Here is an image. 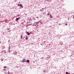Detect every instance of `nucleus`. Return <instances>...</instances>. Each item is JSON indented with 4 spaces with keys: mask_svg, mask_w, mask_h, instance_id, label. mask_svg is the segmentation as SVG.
I'll use <instances>...</instances> for the list:
<instances>
[{
    "mask_svg": "<svg viewBox=\"0 0 74 74\" xmlns=\"http://www.w3.org/2000/svg\"><path fill=\"white\" fill-rule=\"evenodd\" d=\"M10 31H9V32H10Z\"/></svg>",
    "mask_w": 74,
    "mask_h": 74,
    "instance_id": "nucleus-30",
    "label": "nucleus"
},
{
    "mask_svg": "<svg viewBox=\"0 0 74 74\" xmlns=\"http://www.w3.org/2000/svg\"><path fill=\"white\" fill-rule=\"evenodd\" d=\"M19 18H16V21H18L19 20Z\"/></svg>",
    "mask_w": 74,
    "mask_h": 74,
    "instance_id": "nucleus-3",
    "label": "nucleus"
},
{
    "mask_svg": "<svg viewBox=\"0 0 74 74\" xmlns=\"http://www.w3.org/2000/svg\"><path fill=\"white\" fill-rule=\"evenodd\" d=\"M26 38H26V40H27V39H28V38L27 37V36H26Z\"/></svg>",
    "mask_w": 74,
    "mask_h": 74,
    "instance_id": "nucleus-6",
    "label": "nucleus"
},
{
    "mask_svg": "<svg viewBox=\"0 0 74 74\" xmlns=\"http://www.w3.org/2000/svg\"><path fill=\"white\" fill-rule=\"evenodd\" d=\"M66 25H67V24H66Z\"/></svg>",
    "mask_w": 74,
    "mask_h": 74,
    "instance_id": "nucleus-24",
    "label": "nucleus"
},
{
    "mask_svg": "<svg viewBox=\"0 0 74 74\" xmlns=\"http://www.w3.org/2000/svg\"><path fill=\"white\" fill-rule=\"evenodd\" d=\"M26 62H27V63H29V62H30V61L29 60H27Z\"/></svg>",
    "mask_w": 74,
    "mask_h": 74,
    "instance_id": "nucleus-4",
    "label": "nucleus"
},
{
    "mask_svg": "<svg viewBox=\"0 0 74 74\" xmlns=\"http://www.w3.org/2000/svg\"><path fill=\"white\" fill-rule=\"evenodd\" d=\"M1 61H3V60H1Z\"/></svg>",
    "mask_w": 74,
    "mask_h": 74,
    "instance_id": "nucleus-19",
    "label": "nucleus"
},
{
    "mask_svg": "<svg viewBox=\"0 0 74 74\" xmlns=\"http://www.w3.org/2000/svg\"><path fill=\"white\" fill-rule=\"evenodd\" d=\"M23 39H24V38H23Z\"/></svg>",
    "mask_w": 74,
    "mask_h": 74,
    "instance_id": "nucleus-22",
    "label": "nucleus"
},
{
    "mask_svg": "<svg viewBox=\"0 0 74 74\" xmlns=\"http://www.w3.org/2000/svg\"><path fill=\"white\" fill-rule=\"evenodd\" d=\"M1 43V41H0V44Z\"/></svg>",
    "mask_w": 74,
    "mask_h": 74,
    "instance_id": "nucleus-25",
    "label": "nucleus"
},
{
    "mask_svg": "<svg viewBox=\"0 0 74 74\" xmlns=\"http://www.w3.org/2000/svg\"><path fill=\"white\" fill-rule=\"evenodd\" d=\"M36 18H37V19H38V16L36 17Z\"/></svg>",
    "mask_w": 74,
    "mask_h": 74,
    "instance_id": "nucleus-17",
    "label": "nucleus"
},
{
    "mask_svg": "<svg viewBox=\"0 0 74 74\" xmlns=\"http://www.w3.org/2000/svg\"><path fill=\"white\" fill-rule=\"evenodd\" d=\"M9 51H10V50H9Z\"/></svg>",
    "mask_w": 74,
    "mask_h": 74,
    "instance_id": "nucleus-31",
    "label": "nucleus"
},
{
    "mask_svg": "<svg viewBox=\"0 0 74 74\" xmlns=\"http://www.w3.org/2000/svg\"><path fill=\"white\" fill-rule=\"evenodd\" d=\"M8 74H10V73H9V71H8Z\"/></svg>",
    "mask_w": 74,
    "mask_h": 74,
    "instance_id": "nucleus-9",
    "label": "nucleus"
},
{
    "mask_svg": "<svg viewBox=\"0 0 74 74\" xmlns=\"http://www.w3.org/2000/svg\"><path fill=\"white\" fill-rule=\"evenodd\" d=\"M8 30H10V28L8 29Z\"/></svg>",
    "mask_w": 74,
    "mask_h": 74,
    "instance_id": "nucleus-18",
    "label": "nucleus"
},
{
    "mask_svg": "<svg viewBox=\"0 0 74 74\" xmlns=\"http://www.w3.org/2000/svg\"><path fill=\"white\" fill-rule=\"evenodd\" d=\"M39 22H40V23H41V24H42V23H41V22H40V21H38V22L34 23V25H35V26H36V25H38V23H39Z\"/></svg>",
    "mask_w": 74,
    "mask_h": 74,
    "instance_id": "nucleus-1",
    "label": "nucleus"
},
{
    "mask_svg": "<svg viewBox=\"0 0 74 74\" xmlns=\"http://www.w3.org/2000/svg\"><path fill=\"white\" fill-rule=\"evenodd\" d=\"M19 5H20V6H22V4H19Z\"/></svg>",
    "mask_w": 74,
    "mask_h": 74,
    "instance_id": "nucleus-8",
    "label": "nucleus"
},
{
    "mask_svg": "<svg viewBox=\"0 0 74 74\" xmlns=\"http://www.w3.org/2000/svg\"><path fill=\"white\" fill-rule=\"evenodd\" d=\"M3 70H4V71H5V69H4Z\"/></svg>",
    "mask_w": 74,
    "mask_h": 74,
    "instance_id": "nucleus-16",
    "label": "nucleus"
},
{
    "mask_svg": "<svg viewBox=\"0 0 74 74\" xmlns=\"http://www.w3.org/2000/svg\"><path fill=\"white\" fill-rule=\"evenodd\" d=\"M21 36L22 37V36H23V35H21Z\"/></svg>",
    "mask_w": 74,
    "mask_h": 74,
    "instance_id": "nucleus-20",
    "label": "nucleus"
},
{
    "mask_svg": "<svg viewBox=\"0 0 74 74\" xmlns=\"http://www.w3.org/2000/svg\"><path fill=\"white\" fill-rule=\"evenodd\" d=\"M19 5H19L18 4V6H19Z\"/></svg>",
    "mask_w": 74,
    "mask_h": 74,
    "instance_id": "nucleus-29",
    "label": "nucleus"
},
{
    "mask_svg": "<svg viewBox=\"0 0 74 74\" xmlns=\"http://www.w3.org/2000/svg\"><path fill=\"white\" fill-rule=\"evenodd\" d=\"M51 17L52 18V16H51Z\"/></svg>",
    "mask_w": 74,
    "mask_h": 74,
    "instance_id": "nucleus-27",
    "label": "nucleus"
},
{
    "mask_svg": "<svg viewBox=\"0 0 74 74\" xmlns=\"http://www.w3.org/2000/svg\"><path fill=\"white\" fill-rule=\"evenodd\" d=\"M5 74H7V73H5Z\"/></svg>",
    "mask_w": 74,
    "mask_h": 74,
    "instance_id": "nucleus-21",
    "label": "nucleus"
},
{
    "mask_svg": "<svg viewBox=\"0 0 74 74\" xmlns=\"http://www.w3.org/2000/svg\"><path fill=\"white\" fill-rule=\"evenodd\" d=\"M44 8H43L42 9V10H44Z\"/></svg>",
    "mask_w": 74,
    "mask_h": 74,
    "instance_id": "nucleus-10",
    "label": "nucleus"
},
{
    "mask_svg": "<svg viewBox=\"0 0 74 74\" xmlns=\"http://www.w3.org/2000/svg\"><path fill=\"white\" fill-rule=\"evenodd\" d=\"M21 38H22V36H21Z\"/></svg>",
    "mask_w": 74,
    "mask_h": 74,
    "instance_id": "nucleus-14",
    "label": "nucleus"
},
{
    "mask_svg": "<svg viewBox=\"0 0 74 74\" xmlns=\"http://www.w3.org/2000/svg\"><path fill=\"white\" fill-rule=\"evenodd\" d=\"M25 62V59H23L22 61V62L23 63Z\"/></svg>",
    "mask_w": 74,
    "mask_h": 74,
    "instance_id": "nucleus-5",
    "label": "nucleus"
},
{
    "mask_svg": "<svg viewBox=\"0 0 74 74\" xmlns=\"http://www.w3.org/2000/svg\"><path fill=\"white\" fill-rule=\"evenodd\" d=\"M25 62H26V61H24Z\"/></svg>",
    "mask_w": 74,
    "mask_h": 74,
    "instance_id": "nucleus-23",
    "label": "nucleus"
},
{
    "mask_svg": "<svg viewBox=\"0 0 74 74\" xmlns=\"http://www.w3.org/2000/svg\"><path fill=\"white\" fill-rule=\"evenodd\" d=\"M66 74H69V73H68V72H66Z\"/></svg>",
    "mask_w": 74,
    "mask_h": 74,
    "instance_id": "nucleus-7",
    "label": "nucleus"
},
{
    "mask_svg": "<svg viewBox=\"0 0 74 74\" xmlns=\"http://www.w3.org/2000/svg\"><path fill=\"white\" fill-rule=\"evenodd\" d=\"M21 6L22 7V8H23V6H22V5H21Z\"/></svg>",
    "mask_w": 74,
    "mask_h": 74,
    "instance_id": "nucleus-15",
    "label": "nucleus"
},
{
    "mask_svg": "<svg viewBox=\"0 0 74 74\" xmlns=\"http://www.w3.org/2000/svg\"><path fill=\"white\" fill-rule=\"evenodd\" d=\"M44 59V58H41V59Z\"/></svg>",
    "mask_w": 74,
    "mask_h": 74,
    "instance_id": "nucleus-13",
    "label": "nucleus"
},
{
    "mask_svg": "<svg viewBox=\"0 0 74 74\" xmlns=\"http://www.w3.org/2000/svg\"><path fill=\"white\" fill-rule=\"evenodd\" d=\"M27 34V35H29V34H30L29 33V32H26Z\"/></svg>",
    "mask_w": 74,
    "mask_h": 74,
    "instance_id": "nucleus-2",
    "label": "nucleus"
},
{
    "mask_svg": "<svg viewBox=\"0 0 74 74\" xmlns=\"http://www.w3.org/2000/svg\"><path fill=\"white\" fill-rule=\"evenodd\" d=\"M49 59V58H50V57H49V58H48Z\"/></svg>",
    "mask_w": 74,
    "mask_h": 74,
    "instance_id": "nucleus-28",
    "label": "nucleus"
},
{
    "mask_svg": "<svg viewBox=\"0 0 74 74\" xmlns=\"http://www.w3.org/2000/svg\"><path fill=\"white\" fill-rule=\"evenodd\" d=\"M47 14H48V15H51V14H49V13H48Z\"/></svg>",
    "mask_w": 74,
    "mask_h": 74,
    "instance_id": "nucleus-11",
    "label": "nucleus"
},
{
    "mask_svg": "<svg viewBox=\"0 0 74 74\" xmlns=\"http://www.w3.org/2000/svg\"><path fill=\"white\" fill-rule=\"evenodd\" d=\"M46 42L45 41H44V42Z\"/></svg>",
    "mask_w": 74,
    "mask_h": 74,
    "instance_id": "nucleus-26",
    "label": "nucleus"
},
{
    "mask_svg": "<svg viewBox=\"0 0 74 74\" xmlns=\"http://www.w3.org/2000/svg\"><path fill=\"white\" fill-rule=\"evenodd\" d=\"M5 67H6L5 66H4V67H3V68H5Z\"/></svg>",
    "mask_w": 74,
    "mask_h": 74,
    "instance_id": "nucleus-12",
    "label": "nucleus"
}]
</instances>
